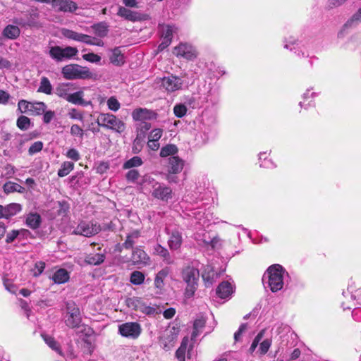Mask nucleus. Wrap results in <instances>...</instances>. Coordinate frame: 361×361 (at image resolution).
I'll return each instance as SVG.
<instances>
[{
  "instance_id": "nucleus-38",
  "label": "nucleus",
  "mask_w": 361,
  "mask_h": 361,
  "mask_svg": "<svg viewBox=\"0 0 361 361\" xmlns=\"http://www.w3.org/2000/svg\"><path fill=\"white\" fill-rule=\"evenodd\" d=\"M74 169V163L71 161H64L61 164V168L58 171V176L59 177H64L67 176Z\"/></svg>"
},
{
  "instance_id": "nucleus-2",
  "label": "nucleus",
  "mask_w": 361,
  "mask_h": 361,
  "mask_svg": "<svg viewBox=\"0 0 361 361\" xmlns=\"http://www.w3.org/2000/svg\"><path fill=\"white\" fill-rule=\"evenodd\" d=\"M181 277L185 283V295L187 298H191L194 295L197 289L200 272L198 269L193 266L188 265L183 268L181 271Z\"/></svg>"
},
{
  "instance_id": "nucleus-51",
  "label": "nucleus",
  "mask_w": 361,
  "mask_h": 361,
  "mask_svg": "<svg viewBox=\"0 0 361 361\" xmlns=\"http://www.w3.org/2000/svg\"><path fill=\"white\" fill-rule=\"evenodd\" d=\"M272 343L271 338H266L259 343V348L257 353L260 355H264L269 351Z\"/></svg>"
},
{
  "instance_id": "nucleus-55",
  "label": "nucleus",
  "mask_w": 361,
  "mask_h": 361,
  "mask_svg": "<svg viewBox=\"0 0 361 361\" xmlns=\"http://www.w3.org/2000/svg\"><path fill=\"white\" fill-rule=\"evenodd\" d=\"M173 113L178 118L183 117L187 113V107L185 104H176L173 107Z\"/></svg>"
},
{
  "instance_id": "nucleus-1",
  "label": "nucleus",
  "mask_w": 361,
  "mask_h": 361,
  "mask_svg": "<svg viewBox=\"0 0 361 361\" xmlns=\"http://www.w3.org/2000/svg\"><path fill=\"white\" fill-rule=\"evenodd\" d=\"M345 300L342 302V307L344 310H351L352 316L355 321L361 322V292L356 289L355 281L348 284L346 291L343 292Z\"/></svg>"
},
{
  "instance_id": "nucleus-53",
  "label": "nucleus",
  "mask_w": 361,
  "mask_h": 361,
  "mask_svg": "<svg viewBox=\"0 0 361 361\" xmlns=\"http://www.w3.org/2000/svg\"><path fill=\"white\" fill-rule=\"evenodd\" d=\"M32 103L33 102H30L25 99H21L18 102V109L20 113H30Z\"/></svg>"
},
{
  "instance_id": "nucleus-48",
  "label": "nucleus",
  "mask_w": 361,
  "mask_h": 361,
  "mask_svg": "<svg viewBox=\"0 0 361 361\" xmlns=\"http://www.w3.org/2000/svg\"><path fill=\"white\" fill-rule=\"evenodd\" d=\"M144 142V135L142 133H137L135 139L133 143L132 150L135 154L139 153L142 148V143Z\"/></svg>"
},
{
  "instance_id": "nucleus-36",
  "label": "nucleus",
  "mask_w": 361,
  "mask_h": 361,
  "mask_svg": "<svg viewBox=\"0 0 361 361\" xmlns=\"http://www.w3.org/2000/svg\"><path fill=\"white\" fill-rule=\"evenodd\" d=\"M140 236V233L138 231H133L127 235L126 240L123 243V247L126 249L132 248Z\"/></svg>"
},
{
  "instance_id": "nucleus-50",
  "label": "nucleus",
  "mask_w": 361,
  "mask_h": 361,
  "mask_svg": "<svg viewBox=\"0 0 361 361\" xmlns=\"http://www.w3.org/2000/svg\"><path fill=\"white\" fill-rule=\"evenodd\" d=\"M265 333V329L261 330L257 335L255 336L254 340L252 341V343L248 350V352L250 354H253V353L255 351L257 345L259 344V342L262 339Z\"/></svg>"
},
{
  "instance_id": "nucleus-23",
  "label": "nucleus",
  "mask_w": 361,
  "mask_h": 361,
  "mask_svg": "<svg viewBox=\"0 0 361 361\" xmlns=\"http://www.w3.org/2000/svg\"><path fill=\"white\" fill-rule=\"evenodd\" d=\"M84 92L82 90L72 92L70 94L67 102L75 104L86 106L91 104L90 102H86L84 99Z\"/></svg>"
},
{
  "instance_id": "nucleus-10",
  "label": "nucleus",
  "mask_w": 361,
  "mask_h": 361,
  "mask_svg": "<svg viewBox=\"0 0 361 361\" xmlns=\"http://www.w3.org/2000/svg\"><path fill=\"white\" fill-rule=\"evenodd\" d=\"M142 332V327L137 322H126L118 326V333L125 338H137Z\"/></svg>"
},
{
  "instance_id": "nucleus-26",
  "label": "nucleus",
  "mask_w": 361,
  "mask_h": 361,
  "mask_svg": "<svg viewBox=\"0 0 361 361\" xmlns=\"http://www.w3.org/2000/svg\"><path fill=\"white\" fill-rule=\"evenodd\" d=\"M154 252L160 256L161 257H162L163 259V261L167 264H171L173 263V259L171 258V255H170V253L168 251V250L166 248H165L164 247L161 246V245L159 244H157L155 247H154Z\"/></svg>"
},
{
  "instance_id": "nucleus-37",
  "label": "nucleus",
  "mask_w": 361,
  "mask_h": 361,
  "mask_svg": "<svg viewBox=\"0 0 361 361\" xmlns=\"http://www.w3.org/2000/svg\"><path fill=\"white\" fill-rule=\"evenodd\" d=\"M4 191L6 193H11L13 192H23L25 188L18 183L8 181L4 185Z\"/></svg>"
},
{
  "instance_id": "nucleus-61",
  "label": "nucleus",
  "mask_w": 361,
  "mask_h": 361,
  "mask_svg": "<svg viewBox=\"0 0 361 361\" xmlns=\"http://www.w3.org/2000/svg\"><path fill=\"white\" fill-rule=\"evenodd\" d=\"M66 156L74 161H78L80 159L79 152L74 148L69 149L66 153Z\"/></svg>"
},
{
  "instance_id": "nucleus-24",
  "label": "nucleus",
  "mask_w": 361,
  "mask_h": 361,
  "mask_svg": "<svg viewBox=\"0 0 361 361\" xmlns=\"http://www.w3.org/2000/svg\"><path fill=\"white\" fill-rule=\"evenodd\" d=\"M131 259L134 264H147L149 261L147 253L139 247L133 250Z\"/></svg>"
},
{
  "instance_id": "nucleus-40",
  "label": "nucleus",
  "mask_w": 361,
  "mask_h": 361,
  "mask_svg": "<svg viewBox=\"0 0 361 361\" xmlns=\"http://www.w3.org/2000/svg\"><path fill=\"white\" fill-rule=\"evenodd\" d=\"M143 164L142 159L140 157H133L131 159L124 162L123 169H130L134 167L140 166Z\"/></svg>"
},
{
  "instance_id": "nucleus-30",
  "label": "nucleus",
  "mask_w": 361,
  "mask_h": 361,
  "mask_svg": "<svg viewBox=\"0 0 361 361\" xmlns=\"http://www.w3.org/2000/svg\"><path fill=\"white\" fill-rule=\"evenodd\" d=\"M26 225L32 229L39 228L41 224V216L37 213H30L26 217Z\"/></svg>"
},
{
  "instance_id": "nucleus-3",
  "label": "nucleus",
  "mask_w": 361,
  "mask_h": 361,
  "mask_svg": "<svg viewBox=\"0 0 361 361\" xmlns=\"http://www.w3.org/2000/svg\"><path fill=\"white\" fill-rule=\"evenodd\" d=\"M285 270L279 264H274L269 267L263 280L268 278V286L272 292L281 290L283 286V274Z\"/></svg>"
},
{
  "instance_id": "nucleus-18",
  "label": "nucleus",
  "mask_w": 361,
  "mask_h": 361,
  "mask_svg": "<svg viewBox=\"0 0 361 361\" xmlns=\"http://www.w3.org/2000/svg\"><path fill=\"white\" fill-rule=\"evenodd\" d=\"M22 210V206L18 203H11L6 206L0 205V219H10Z\"/></svg>"
},
{
  "instance_id": "nucleus-54",
  "label": "nucleus",
  "mask_w": 361,
  "mask_h": 361,
  "mask_svg": "<svg viewBox=\"0 0 361 361\" xmlns=\"http://www.w3.org/2000/svg\"><path fill=\"white\" fill-rule=\"evenodd\" d=\"M106 104L108 109L114 112L117 111L121 107L120 102L114 96H112L107 99Z\"/></svg>"
},
{
  "instance_id": "nucleus-49",
  "label": "nucleus",
  "mask_w": 361,
  "mask_h": 361,
  "mask_svg": "<svg viewBox=\"0 0 361 361\" xmlns=\"http://www.w3.org/2000/svg\"><path fill=\"white\" fill-rule=\"evenodd\" d=\"M47 109V105L42 102H35L32 103L30 113L35 115H41Z\"/></svg>"
},
{
  "instance_id": "nucleus-46",
  "label": "nucleus",
  "mask_w": 361,
  "mask_h": 361,
  "mask_svg": "<svg viewBox=\"0 0 361 361\" xmlns=\"http://www.w3.org/2000/svg\"><path fill=\"white\" fill-rule=\"evenodd\" d=\"M67 115L69 118L72 120H78L80 121H83L84 120V112L77 109L76 108L69 109L68 110Z\"/></svg>"
},
{
  "instance_id": "nucleus-47",
  "label": "nucleus",
  "mask_w": 361,
  "mask_h": 361,
  "mask_svg": "<svg viewBox=\"0 0 361 361\" xmlns=\"http://www.w3.org/2000/svg\"><path fill=\"white\" fill-rule=\"evenodd\" d=\"M205 325V320L204 318H197L195 320L193 327L194 330L192 334V338H195L198 336L200 331L204 328Z\"/></svg>"
},
{
  "instance_id": "nucleus-7",
  "label": "nucleus",
  "mask_w": 361,
  "mask_h": 361,
  "mask_svg": "<svg viewBox=\"0 0 361 361\" xmlns=\"http://www.w3.org/2000/svg\"><path fill=\"white\" fill-rule=\"evenodd\" d=\"M145 182L152 184L153 190L152 195L159 200L168 201L172 198V190L171 188L156 182L154 178L150 176L145 178Z\"/></svg>"
},
{
  "instance_id": "nucleus-15",
  "label": "nucleus",
  "mask_w": 361,
  "mask_h": 361,
  "mask_svg": "<svg viewBox=\"0 0 361 361\" xmlns=\"http://www.w3.org/2000/svg\"><path fill=\"white\" fill-rule=\"evenodd\" d=\"M51 4L57 11L73 13L78 9L76 3L71 0H54Z\"/></svg>"
},
{
  "instance_id": "nucleus-5",
  "label": "nucleus",
  "mask_w": 361,
  "mask_h": 361,
  "mask_svg": "<svg viewBox=\"0 0 361 361\" xmlns=\"http://www.w3.org/2000/svg\"><path fill=\"white\" fill-rule=\"evenodd\" d=\"M61 73L66 80L87 79L92 76L87 67L78 64H68L62 68Z\"/></svg>"
},
{
  "instance_id": "nucleus-63",
  "label": "nucleus",
  "mask_w": 361,
  "mask_h": 361,
  "mask_svg": "<svg viewBox=\"0 0 361 361\" xmlns=\"http://www.w3.org/2000/svg\"><path fill=\"white\" fill-rule=\"evenodd\" d=\"M140 177L139 172L135 169L130 170L126 175V178L129 182H135Z\"/></svg>"
},
{
  "instance_id": "nucleus-19",
  "label": "nucleus",
  "mask_w": 361,
  "mask_h": 361,
  "mask_svg": "<svg viewBox=\"0 0 361 361\" xmlns=\"http://www.w3.org/2000/svg\"><path fill=\"white\" fill-rule=\"evenodd\" d=\"M157 116V113L152 110L144 108L136 109L132 113V117L133 120L138 121L156 119Z\"/></svg>"
},
{
  "instance_id": "nucleus-13",
  "label": "nucleus",
  "mask_w": 361,
  "mask_h": 361,
  "mask_svg": "<svg viewBox=\"0 0 361 361\" xmlns=\"http://www.w3.org/2000/svg\"><path fill=\"white\" fill-rule=\"evenodd\" d=\"M173 54L178 57L187 60H193L197 57V53L192 46L186 43H180L174 48Z\"/></svg>"
},
{
  "instance_id": "nucleus-25",
  "label": "nucleus",
  "mask_w": 361,
  "mask_h": 361,
  "mask_svg": "<svg viewBox=\"0 0 361 361\" xmlns=\"http://www.w3.org/2000/svg\"><path fill=\"white\" fill-rule=\"evenodd\" d=\"M109 59L111 63L118 66H122L125 63L124 54L120 47H116L111 50Z\"/></svg>"
},
{
  "instance_id": "nucleus-12",
  "label": "nucleus",
  "mask_w": 361,
  "mask_h": 361,
  "mask_svg": "<svg viewBox=\"0 0 361 361\" xmlns=\"http://www.w3.org/2000/svg\"><path fill=\"white\" fill-rule=\"evenodd\" d=\"M131 304L136 311L147 315H155L161 312V310L159 307L147 305L141 298H136L132 299Z\"/></svg>"
},
{
  "instance_id": "nucleus-41",
  "label": "nucleus",
  "mask_w": 361,
  "mask_h": 361,
  "mask_svg": "<svg viewBox=\"0 0 361 361\" xmlns=\"http://www.w3.org/2000/svg\"><path fill=\"white\" fill-rule=\"evenodd\" d=\"M176 338V334L175 333H172L171 331H170L169 334H167L166 336H164L162 338V343L164 345V348L166 350H169L171 347L174 345Z\"/></svg>"
},
{
  "instance_id": "nucleus-56",
  "label": "nucleus",
  "mask_w": 361,
  "mask_h": 361,
  "mask_svg": "<svg viewBox=\"0 0 361 361\" xmlns=\"http://www.w3.org/2000/svg\"><path fill=\"white\" fill-rule=\"evenodd\" d=\"M25 231L24 229L11 231L6 234L5 240L6 243L8 244L13 243L20 234L23 233Z\"/></svg>"
},
{
  "instance_id": "nucleus-60",
  "label": "nucleus",
  "mask_w": 361,
  "mask_h": 361,
  "mask_svg": "<svg viewBox=\"0 0 361 361\" xmlns=\"http://www.w3.org/2000/svg\"><path fill=\"white\" fill-rule=\"evenodd\" d=\"M82 59L91 63H99L101 61V56L94 53H88L82 55Z\"/></svg>"
},
{
  "instance_id": "nucleus-43",
  "label": "nucleus",
  "mask_w": 361,
  "mask_h": 361,
  "mask_svg": "<svg viewBox=\"0 0 361 361\" xmlns=\"http://www.w3.org/2000/svg\"><path fill=\"white\" fill-rule=\"evenodd\" d=\"M42 338L44 342L54 350L62 355L59 343L54 340V338L48 335L42 334Z\"/></svg>"
},
{
  "instance_id": "nucleus-42",
  "label": "nucleus",
  "mask_w": 361,
  "mask_h": 361,
  "mask_svg": "<svg viewBox=\"0 0 361 361\" xmlns=\"http://www.w3.org/2000/svg\"><path fill=\"white\" fill-rule=\"evenodd\" d=\"M145 274L140 271H134L131 273L130 281L134 285H141L145 280Z\"/></svg>"
},
{
  "instance_id": "nucleus-44",
  "label": "nucleus",
  "mask_w": 361,
  "mask_h": 361,
  "mask_svg": "<svg viewBox=\"0 0 361 361\" xmlns=\"http://www.w3.org/2000/svg\"><path fill=\"white\" fill-rule=\"evenodd\" d=\"M188 345V338H185L181 344L180 346L178 348V350L176 352V357L178 360V361H185V352L187 349Z\"/></svg>"
},
{
  "instance_id": "nucleus-20",
  "label": "nucleus",
  "mask_w": 361,
  "mask_h": 361,
  "mask_svg": "<svg viewBox=\"0 0 361 361\" xmlns=\"http://www.w3.org/2000/svg\"><path fill=\"white\" fill-rule=\"evenodd\" d=\"M188 216L197 220V223L202 226H207L209 220L207 216H205L204 209L203 208H196L190 211L188 214Z\"/></svg>"
},
{
  "instance_id": "nucleus-52",
  "label": "nucleus",
  "mask_w": 361,
  "mask_h": 361,
  "mask_svg": "<svg viewBox=\"0 0 361 361\" xmlns=\"http://www.w3.org/2000/svg\"><path fill=\"white\" fill-rule=\"evenodd\" d=\"M17 126L22 130L29 129L30 126V119L25 116H20L17 119Z\"/></svg>"
},
{
  "instance_id": "nucleus-64",
  "label": "nucleus",
  "mask_w": 361,
  "mask_h": 361,
  "mask_svg": "<svg viewBox=\"0 0 361 361\" xmlns=\"http://www.w3.org/2000/svg\"><path fill=\"white\" fill-rule=\"evenodd\" d=\"M57 204L59 205V215L65 216L69 210V204L65 201L58 202Z\"/></svg>"
},
{
  "instance_id": "nucleus-58",
  "label": "nucleus",
  "mask_w": 361,
  "mask_h": 361,
  "mask_svg": "<svg viewBox=\"0 0 361 361\" xmlns=\"http://www.w3.org/2000/svg\"><path fill=\"white\" fill-rule=\"evenodd\" d=\"M361 21V8L347 21L345 26H353Z\"/></svg>"
},
{
  "instance_id": "nucleus-4",
  "label": "nucleus",
  "mask_w": 361,
  "mask_h": 361,
  "mask_svg": "<svg viewBox=\"0 0 361 361\" xmlns=\"http://www.w3.org/2000/svg\"><path fill=\"white\" fill-rule=\"evenodd\" d=\"M97 123L99 126L111 129L118 133H123L126 129L124 122L115 115L109 113H100L97 117Z\"/></svg>"
},
{
  "instance_id": "nucleus-33",
  "label": "nucleus",
  "mask_w": 361,
  "mask_h": 361,
  "mask_svg": "<svg viewBox=\"0 0 361 361\" xmlns=\"http://www.w3.org/2000/svg\"><path fill=\"white\" fill-rule=\"evenodd\" d=\"M80 42H82L88 45H95L98 47H103L104 45V42L101 39H98L85 34L82 35Z\"/></svg>"
},
{
  "instance_id": "nucleus-16",
  "label": "nucleus",
  "mask_w": 361,
  "mask_h": 361,
  "mask_svg": "<svg viewBox=\"0 0 361 361\" xmlns=\"http://www.w3.org/2000/svg\"><path fill=\"white\" fill-rule=\"evenodd\" d=\"M117 15L131 22L141 21L144 19L143 15L141 13L130 10L124 6H120L118 8Z\"/></svg>"
},
{
  "instance_id": "nucleus-32",
  "label": "nucleus",
  "mask_w": 361,
  "mask_h": 361,
  "mask_svg": "<svg viewBox=\"0 0 361 361\" xmlns=\"http://www.w3.org/2000/svg\"><path fill=\"white\" fill-rule=\"evenodd\" d=\"M52 279L55 283H64L68 281L69 274L66 269H60L54 274Z\"/></svg>"
},
{
  "instance_id": "nucleus-29",
  "label": "nucleus",
  "mask_w": 361,
  "mask_h": 361,
  "mask_svg": "<svg viewBox=\"0 0 361 361\" xmlns=\"http://www.w3.org/2000/svg\"><path fill=\"white\" fill-rule=\"evenodd\" d=\"M177 28L174 25H159V31L161 33V39H169L172 41L173 34L176 32Z\"/></svg>"
},
{
  "instance_id": "nucleus-35",
  "label": "nucleus",
  "mask_w": 361,
  "mask_h": 361,
  "mask_svg": "<svg viewBox=\"0 0 361 361\" xmlns=\"http://www.w3.org/2000/svg\"><path fill=\"white\" fill-rule=\"evenodd\" d=\"M37 92L44 93L46 94H51L52 92V85L49 80L47 77H42L40 80L39 87Z\"/></svg>"
},
{
  "instance_id": "nucleus-45",
  "label": "nucleus",
  "mask_w": 361,
  "mask_h": 361,
  "mask_svg": "<svg viewBox=\"0 0 361 361\" xmlns=\"http://www.w3.org/2000/svg\"><path fill=\"white\" fill-rule=\"evenodd\" d=\"M178 152V148L175 145L169 144L161 149L160 156L166 157L170 155H174Z\"/></svg>"
},
{
  "instance_id": "nucleus-59",
  "label": "nucleus",
  "mask_w": 361,
  "mask_h": 361,
  "mask_svg": "<svg viewBox=\"0 0 361 361\" xmlns=\"http://www.w3.org/2000/svg\"><path fill=\"white\" fill-rule=\"evenodd\" d=\"M163 135V130L161 128H155L152 130L148 137L149 140H152L153 141L159 142V139Z\"/></svg>"
},
{
  "instance_id": "nucleus-28",
  "label": "nucleus",
  "mask_w": 361,
  "mask_h": 361,
  "mask_svg": "<svg viewBox=\"0 0 361 361\" xmlns=\"http://www.w3.org/2000/svg\"><path fill=\"white\" fill-rule=\"evenodd\" d=\"M3 35L11 39H17L20 34V30L18 26L8 25L3 30Z\"/></svg>"
},
{
  "instance_id": "nucleus-27",
  "label": "nucleus",
  "mask_w": 361,
  "mask_h": 361,
  "mask_svg": "<svg viewBox=\"0 0 361 361\" xmlns=\"http://www.w3.org/2000/svg\"><path fill=\"white\" fill-rule=\"evenodd\" d=\"M170 272L169 267H165L160 270L156 275L154 279V286L159 289H161L164 286V280Z\"/></svg>"
},
{
  "instance_id": "nucleus-57",
  "label": "nucleus",
  "mask_w": 361,
  "mask_h": 361,
  "mask_svg": "<svg viewBox=\"0 0 361 361\" xmlns=\"http://www.w3.org/2000/svg\"><path fill=\"white\" fill-rule=\"evenodd\" d=\"M70 133L73 137H78L80 139H82L85 132L79 125L73 124L71 126Z\"/></svg>"
},
{
  "instance_id": "nucleus-6",
  "label": "nucleus",
  "mask_w": 361,
  "mask_h": 361,
  "mask_svg": "<svg viewBox=\"0 0 361 361\" xmlns=\"http://www.w3.org/2000/svg\"><path fill=\"white\" fill-rule=\"evenodd\" d=\"M64 322L70 328H78L82 322L80 311L77 305L73 302H67L66 305V315Z\"/></svg>"
},
{
  "instance_id": "nucleus-14",
  "label": "nucleus",
  "mask_w": 361,
  "mask_h": 361,
  "mask_svg": "<svg viewBox=\"0 0 361 361\" xmlns=\"http://www.w3.org/2000/svg\"><path fill=\"white\" fill-rule=\"evenodd\" d=\"M165 231L169 235L168 245L170 250H178L183 243L182 233L178 229L171 230L169 227H166Z\"/></svg>"
},
{
  "instance_id": "nucleus-34",
  "label": "nucleus",
  "mask_w": 361,
  "mask_h": 361,
  "mask_svg": "<svg viewBox=\"0 0 361 361\" xmlns=\"http://www.w3.org/2000/svg\"><path fill=\"white\" fill-rule=\"evenodd\" d=\"M105 256L101 253L90 254L85 257V262L92 265H98L104 261Z\"/></svg>"
},
{
  "instance_id": "nucleus-22",
  "label": "nucleus",
  "mask_w": 361,
  "mask_h": 361,
  "mask_svg": "<svg viewBox=\"0 0 361 361\" xmlns=\"http://www.w3.org/2000/svg\"><path fill=\"white\" fill-rule=\"evenodd\" d=\"M233 291L232 284L228 281H223L216 288V294L221 299H226L231 296Z\"/></svg>"
},
{
  "instance_id": "nucleus-62",
  "label": "nucleus",
  "mask_w": 361,
  "mask_h": 361,
  "mask_svg": "<svg viewBox=\"0 0 361 361\" xmlns=\"http://www.w3.org/2000/svg\"><path fill=\"white\" fill-rule=\"evenodd\" d=\"M202 279L204 281L206 286H211L215 280L214 271H209L207 274L203 273Z\"/></svg>"
},
{
  "instance_id": "nucleus-21",
  "label": "nucleus",
  "mask_w": 361,
  "mask_h": 361,
  "mask_svg": "<svg viewBox=\"0 0 361 361\" xmlns=\"http://www.w3.org/2000/svg\"><path fill=\"white\" fill-rule=\"evenodd\" d=\"M184 161L177 156H172L169 159L168 172L179 173L182 171Z\"/></svg>"
},
{
  "instance_id": "nucleus-39",
  "label": "nucleus",
  "mask_w": 361,
  "mask_h": 361,
  "mask_svg": "<svg viewBox=\"0 0 361 361\" xmlns=\"http://www.w3.org/2000/svg\"><path fill=\"white\" fill-rule=\"evenodd\" d=\"M61 33L64 37L77 42L80 41V38L82 37V33H79L67 28H62L61 30Z\"/></svg>"
},
{
  "instance_id": "nucleus-9",
  "label": "nucleus",
  "mask_w": 361,
  "mask_h": 361,
  "mask_svg": "<svg viewBox=\"0 0 361 361\" xmlns=\"http://www.w3.org/2000/svg\"><path fill=\"white\" fill-rule=\"evenodd\" d=\"M78 53L75 47H66L62 48L59 46L51 47L49 49V56L56 61H62L66 59H71L75 57Z\"/></svg>"
},
{
  "instance_id": "nucleus-17",
  "label": "nucleus",
  "mask_w": 361,
  "mask_h": 361,
  "mask_svg": "<svg viewBox=\"0 0 361 361\" xmlns=\"http://www.w3.org/2000/svg\"><path fill=\"white\" fill-rule=\"evenodd\" d=\"M78 89L77 86L72 82L59 83L56 89L55 94L60 98L67 101L72 92Z\"/></svg>"
},
{
  "instance_id": "nucleus-31",
  "label": "nucleus",
  "mask_w": 361,
  "mask_h": 361,
  "mask_svg": "<svg viewBox=\"0 0 361 361\" xmlns=\"http://www.w3.org/2000/svg\"><path fill=\"white\" fill-rule=\"evenodd\" d=\"M94 34L99 37H104L108 34V25L105 22L94 23L91 26Z\"/></svg>"
},
{
  "instance_id": "nucleus-11",
  "label": "nucleus",
  "mask_w": 361,
  "mask_h": 361,
  "mask_svg": "<svg viewBox=\"0 0 361 361\" xmlns=\"http://www.w3.org/2000/svg\"><path fill=\"white\" fill-rule=\"evenodd\" d=\"M100 226L92 222H81L73 231L75 235H81L85 237H90L100 231Z\"/></svg>"
},
{
  "instance_id": "nucleus-8",
  "label": "nucleus",
  "mask_w": 361,
  "mask_h": 361,
  "mask_svg": "<svg viewBox=\"0 0 361 361\" xmlns=\"http://www.w3.org/2000/svg\"><path fill=\"white\" fill-rule=\"evenodd\" d=\"M161 89L168 93H171L182 89L183 80L181 78L170 75L162 78L157 79Z\"/></svg>"
}]
</instances>
